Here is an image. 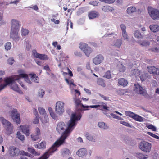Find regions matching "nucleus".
Segmentation results:
<instances>
[{"label": "nucleus", "mask_w": 159, "mask_h": 159, "mask_svg": "<svg viewBox=\"0 0 159 159\" xmlns=\"http://www.w3.org/2000/svg\"><path fill=\"white\" fill-rule=\"evenodd\" d=\"M81 117L80 114L76 115L72 114L70 119L68 122V126L62 121L58 123L56 128L57 131L62 135L53 143L51 147L42 156L38 159H47L49 156L53 154L57 150V148L65 143L66 139L68 137L74 129L76 123V121L80 120Z\"/></svg>", "instance_id": "1"}, {"label": "nucleus", "mask_w": 159, "mask_h": 159, "mask_svg": "<svg viewBox=\"0 0 159 159\" xmlns=\"http://www.w3.org/2000/svg\"><path fill=\"white\" fill-rule=\"evenodd\" d=\"M21 78H24L29 80V83H31V81L29 80L28 75L26 74H20L18 75L12 76L11 77H7L4 79L5 84L0 85V91L5 88L7 85L11 84L16 80H19Z\"/></svg>", "instance_id": "2"}, {"label": "nucleus", "mask_w": 159, "mask_h": 159, "mask_svg": "<svg viewBox=\"0 0 159 159\" xmlns=\"http://www.w3.org/2000/svg\"><path fill=\"white\" fill-rule=\"evenodd\" d=\"M11 25L10 36L15 41H18L19 39L18 33L19 30V22L17 20L13 19L11 21Z\"/></svg>", "instance_id": "3"}, {"label": "nucleus", "mask_w": 159, "mask_h": 159, "mask_svg": "<svg viewBox=\"0 0 159 159\" xmlns=\"http://www.w3.org/2000/svg\"><path fill=\"white\" fill-rule=\"evenodd\" d=\"M152 144L147 142L143 141L139 144V148L145 152H149L151 149Z\"/></svg>", "instance_id": "4"}, {"label": "nucleus", "mask_w": 159, "mask_h": 159, "mask_svg": "<svg viewBox=\"0 0 159 159\" xmlns=\"http://www.w3.org/2000/svg\"><path fill=\"white\" fill-rule=\"evenodd\" d=\"M105 103L103 102H102L101 104L96 105H91V106H84L83 104H82V106L84 108L83 111L88 110L89 109V108H99V109L100 110H102V109H105L106 110H108V107H107L106 105H104Z\"/></svg>", "instance_id": "5"}, {"label": "nucleus", "mask_w": 159, "mask_h": 159, "mask_svg": "<svg viewBox=\"0 0 159 159\" xmlns=\"http://www.w3.org/2000/svg\"><path fill=\"white\" fill-rule=\"evenodd\" d=\"M79 48L85 54V55L89 57L92 52V49L90 47L84 43H81L80 44Z\"/></svg>", "instance_id": "6"}, {"label": "nucleus", "mask_w": 159, "mask_h": 159, "mask_svg": "<svg viewBox=\"0 0 159 159\" xmlns=\"http://www.w3.org/2000/svg\"><path fill=\"white\" fill-rule=\"evenodd\" d=\"M64 103L61 101H57L55 107V111L56 113L61 115L64 112Z\"/></svg>", "instance_id": "7"}, {"label": "nucleus", "mask_w": 159, "mask_h": 159, "mask_svg": "<svg viewBox=\"0 0 159 159\" xmlns=\"http://www.w3.org/2000/svg\"><path fill=\"white\" fill-rule=\"evenodd\" d=\"M0 120L2 124L5 126L7 130L9 133H11L12 132L13 126L12 124L3 117H0Z\"/></svg>", "instance_id": "8"}, {"label": "nucleus", "mask_w": 159, "mask_h": 159, "mask_svg": "<svg viewBox=\"0 0 159 159\" xmlns=\"http://www.w3.org/2000/svg\"><path fill=\"white\" fill-rule=\"evenodd\" d=\"M11 116L14 121L17 124H19L20 123V115L17 109H13L11 111Z\"/></svg>", "instance_id": "9"}, {"label": "nucleus", "mask_w": 159, "mask_h": 159, "mask_svg": "<svg viewBox=\"0 0 159 159\" xmlns=\"http://www.w3.org/2000/svg\"><path fill=\"white\" fill-rule=\"evenodd\" d=\"M38 110L39 114L42 116L40 118L41 120L43 123H46L49 121V119L45 110L42 107H39Z\"/></svg>", "instance_id": "10"}, {"label": "nucleus", "mask_w": 159, "mask_h": 159, "mask_svg": "<svg viewBox=\"0 0 159 159\" xmlns=\"http://www.w3.org/2000/svg\"><path fill=\"white\" fill-rule=\"evenodd\" d=\"M148 13L151 17L154 20L159 19V11L155 9H148Z\"/></svg>", "instance_id": "11"}, {"label": "nucleus", "mask_w": 159, "mask_h": 159, "mask_svg": "<svg viewBox=\"0 0 159 159\" xmlns=\"http://www.w3.org/2000/svg\"><path fill=\"white\" fill-rule=\"evenodd\" d=\"M134 91L139 94H142L143 96L148 95L146 91L143 89L142 87L138 84H134Z\"/></svg>", "instance_id": "12"}, {"label": "nucleus", "mask_w": 159, "mask_h": 159, "mask_svg": "<svg viewBox=\"0 0 159 159\" xmlns=\"http://www.w3.org/2000/svg\"><path fill=\"white\" fill-rule=\"evenodd\" d=\"M32 53L34 57L36 58H38L43 60H48L49 59V57L48 55L45 54L39 53L35 50H34L32 51Z\"/></svg>", "instance_id": "13"}, {"label": "nucleus", "mask_w": 159, "mask_h": 159, "mask_svg": "<svg viewBox=\"0 0 159 159\" xmlns=\"http://www.w3.org/2000/svg\"><path fill=\"white\" fill-rule=\"evenodd\" d=\"M8 152L11 156H17L20 153V152L18 148L13 146L10 148Z\"/></svg>", "instance_id": "14"}, {"label": "nucleus", "mask_w": 159, "mask_h": 159, "mask_svg": "<svg viewBox=\"0 0 159 159\" xmlns=\"http://www.w3.org/2000/svg\"><path fill=\"white\" fill-rule=\"evenodd\" d=\"M148 71L150 74L156 75H159V69L155 67L149 66L147 67Z\"/></svg>", "instance_id": "15"}, {"label": "nucleus", "mask_w": 159, "mask_h": 159, "mask_svg": "<svg viewBox=\"0 0 159 159\" xmlns=\"http://www.w3.org/2000/svg\"><path fill=\"white\" fill-rule=\"evenodd\" d=\"M104 60L103 56L101 54L97 55L93 59V63L96 64L98 65L100 64Z\"/></svg>", "instance_id": "16"}, {"label": "nucleus", "mask_w": 159, "mask_h": 159, "mask_svg": "<svg viewBox=\"0 0 159 159\" xmlns=\"http://www.w3.org/2000/svg\"><path fill=\"white\" fill-rule=\"evenodd\" d=\"M35 131L36 132L35 133L32 134L31 135L32 139L34 141H36L39 139L40 134V130L37 127L36 128Z\"/></svg>", "instance_id": "17"}, {"label": "nucleus", "mask_w": 159, "mask_h": 159, "mask_svg": "<svg viewBox=\"0 0 159 159\" xmlns=\"http://www.w3.org/2000/svg\"><path fill=\"white\" fill-rule=\"evenodd\" d=\"M10 87L13 90L18 92L20 94L23 93V92L20 89L17 84L14 82L11 84Z\"/></svg>", "instance_id": "18"}, {"label": "nucleus", "mask_w": 159, "mask_h": 159, "mask_svg": "<svg viewBox=\"0 0 159 159\" xmlns=\"http://www.w3.org/2000/svg\"><path fill=\"white\" fill-rule=\"evenodd\" d=\"M76 153L80 157H84L87 155V151L85 148H83L78 150Z\"/></svg>", "instance_id": "19"}, {"label": "nucleus", "mask_w": 159, "mask_h": 159, "mask_svg": "<svg viewBox=\"0 0 159 159\" xmlns=\"http://www.w3.org/2000/svg\"><path fill=\"white\" fill-rule=\"evenodd\" d=\"M22 132L27 136H28L30 134V130L29 127L28 125L22 126H20Z\"/></svg>", "instance_id": "20"}, {"label": "nucleus", "mask_w": 159, "mask_h": 159, "mask_svg": "<svg viewBox=\"0 0 159 159\" xmlns=\"http://www.w3.org/2000/svg\"><path fill=\"white\" fill-rule=\"evenodd\" d=\"M118 86H122L123 87H125L127 85L128 82L127 80L124 78H120L118 80Z\"/></svg>", "instance_id": "21"}, {"label": "nucleus", "mask_w": 159, "mask_h": 159, "mask_svg": "<svg viewBox=\"0 0 159 159\" xmlns=\"http://www.w3.org/2000/svg\"><path fill=\"white\" fill-rule=\"evenodd\" d=\"M99 16V14L96 11H92L88 14L89 17V19H93Z\"/></svg>", "instance_id": "22"}, {"label": "nucleus", "mask_w": 159, "mask_h": 159, "mask_svg": "<svg viewBox=\"0 0 159 159\" xmlns=\"http://www.w3.org/2000/svg\"><path fill=\"white\" fill-rule=\"evenodd\" d=\"M70 151L68 148H63L61 151V155L63 157H68L70 154Z\"/></svg>", "instance_id": "23"}, {"label": "nucleus", "mask_w": 159, "mask_h": 159, "mask_svg": "<svg viewBox=\"0 0 159 159\" xmlns=\"http://www.w3.org/2000/svg\"><path fill=\"white\" fill-rule=\"evenodd\" d=\"M20 154L21 155L20 159H28L27 157H29L31 155L30 154L24 151H21Z\"/></svg>", "instance_id": "24"}, {"label": "nucleus", "mask_w": 159, "mask_h": 159, "mask_svg": "<svg viewBox=\"0 0 159 159\" xmlns=\"http://www.w3.org/2000/svg\"><path fill=\"white\" fill-rule=\"evenodd\" d=\"M102 9V11L105 12L112 11L114 10L113 8L108 5H106L103 6Z\"/></svg>", "instance_id": "25"}, {"label": "nucleus", "mask_w": 159, "mask_h": 159, "mask_svg": "<svg viewBox=\"0 0 159 159\" xmlns=\"http://www.w3.org/2000/svg\"><path fill=\"white\" fill-rule=\"evenodd\" d=\"M29 76L31 78L32 81L35 82L36 83H38L39 81V78L34 73H31L29 75Z\"/></svg>", "instance_id": "26"}, {"label": "nucleus", "mask_w": 159, "mask_h": 159, "mask_svg": "<svg viewBox=\"0 0 159 159\" xmlns=\"http://www.w3.org/2000/svg\"><path fill=\"white\" fill-rule=\"evenodd\" d=\"M151 30L154 32H156L159 31V27L157 25H152L150 26Z\"/></svg>", "instance_id": "27"}, {"label": "nucleus", "mask_w": 159, "mask_h": 159, "mask_svg": "<svg viewBox=\"0 0 159 159\" xmlns=\"http://www.w3.org/2000/svg\"><path fill=\"white\" fill-rule=\"evenodd\" d=\"M36 147L39 149H44L46 148V143L45 141H42L40 143L36 145Z\"/></svg>", "instance_id": "28"}, {"label": "nucleus", "mask_w": 159, "mask_h": 159, "mask_svg": "<svg viewBox=\"0 0 159 159\" xmlns=\"http://www.w3.org/2000/svg\"><path fill=\"white\" fill-rule=\"evenodd\" d=\"M27 150L29 152L35 156H38L40 154L39 152H36L35 150L33 148H28Z\"/></svg>", "instance_id": "29"}, {"label": "nucleus", "mask_w": 159, "mask_h": 159, "mask_svg": "<svg viewBox=\"0 0 159 159\" xmlns=\"http://www.w3.org/2000/svg\"><path fill=\"white\" fill-rule=\"evenodd\" d=\"M34 115H35L36 117L34 119L33 122L34 124H37L39 122V115L38 114V112L37 111L36 109H34Z\"/></svg>", "instance_id": "30"}, {"label": "nucleus", "mask_w": 159, "mask_h": 159, "mask_svg": "<svg viewBox=\"0 0 159 159\" xmlns=\"http://www.w3.org/2000/svg\"><path fill=\"white\" fill-rule=\"evenodd\" d=\"M136 8L134 7L131 6L129 7L127 9L126 11L128 14H131L136 11Z\"/></svg>", "instance_id": "31"}, {"label": "nucleus", "mask_w": 159, "mask_h": 159, "mask_svg": "<svg viewBox=\"0 0 159 159\" xmlns=\"http://www.w3.org/2000/svg\"><path fill=\"white\" fill-rule=\"evenodd\" d=\"M133 119L138 121L143 122V119L142 117L135 114Z\"/></svg>", "instance_id": "32"}, {"label": "nucleus", "mask_w": 159, "mask_h": 159, "mask_svg": "<svg viewBox=\"0 0 159 159\" xmlns=\"http://www.w3.org/2000/svg\"><path fill=\"white\" fill-rule=\"evenodd\" d=\"M48 110L52 117L54 119H56L57 117V116L53 112L52 108L49 107L48 108Z\"/></svg>", "instance_id": "33"}, {"label": "nucleus", "mask_w": 159, "mask_h": 159, "mask_svg": "<svg viewBox=\"0 0 159 159\" xmlns=\"http://www.w3.org/2000/svg\"><path fill=\"white\" fill-rule=\"evenodd\" d=\"M137 157L140 159H146L148 158L147 155H144L143 154L140 153H136Z\"/></svg>", "instance_id": "34"}, {"label": "nucleus", "mask_w": 159, "mask_h": 159, "mask_svg": "<svg viewBox=\"0 0 159 159\" xmlns=\"http://www.w3.org/2000/svg\"><path fill=\"white\" fill-rule=\"evenodd\" d=\"M98 126L100 128L106 129L108 128V126L105 125V124L103 122H99L98 124Z\"/></svg>", "instance_id": "35"}, {"label": "nucleus", "mask_w": 159, "mask_h": 159, "mask_svg": "<svg viewBox=\"0 0 159 159\" xmlns=\"http://www.w3.org/2000/svg\"><path fill=\"white\" fill-rule=\"evenodd\" d=\"M122 43V41L121 39H117L115 42V44L114 45L118 48H120L121 46Z\"/></svg>", "instance_id": "36"}, {"label": "nucleus", "mask_w": 159, "mask_h": 159, "mask_svg": "<svg viewBox=\"0 0 159 159\" xmlns=\"http://www.w3.org/2000/svg\"><path fill=\"white\" fill-rule=\"evenodd\" d=\"M97 82L98 85L103 87L105 86V84L102 79L101 78H98L97 80Z\"/></svg>", "instance_id": "37"}, {"label": "nucleus", "mask_w": 159, "mask_h": 159, "mask_svg": "<svg viewBox=\"0 0 159 159\" xmlns=\"http://www.w3.org/2000/svg\"><path fill=\"white\" fill-rule=\"evenodd\" d=\"M117 92L120 95H123L127 93V91L126 89H121L118 90L117 91Z\"/></svg>", "instance_id": "38"}, {"label": "nucleus", "mask_w": 159, "mask_h": 159, "mask_svg": "<svg viewBox=\"0 0 159 159\" xmlns=\"http://www.w3.org/2000/svg\"><path fill=\"white\" fill-rule=\"evenodd\" d=\"M21 34L22 36H26L29 33V30L26 29L22 28L21 30Z\"/></svg>", "instance_id": "39"}, {"label": "nucleus", "mask_w": 159, "mask_h": 159, "mask_svg": "<svg viewBox=\"0 0 159 159\" xmlns=\"http://www.w3.org/2000/svg\"><path fill=\"white\" fill-rule=\"evenodd\" d=\"M81 101L79 98H76L74 99V102L77 107H78L79 105H81V107H83L82 106V104H81Z\"/></svg>", "instance_id": "40"}, {"label": "nucleus", "mask_w": 159, "mask_h": 159, "mask_svg": "<svg viewBox=\"0 0 159 159\" xmlns=\"http://www.w3.org/2000/svg\"><path fill=\"white\" fill-rule=\"evenodd\" d=\"M135 114L134 113L129 111H126L125 112V115L127 116H128L132 118H133Z\"/></svg>", "instance_id": "41"}, {"label": "nucleus", "mask_w": 159, "mask_h": 159, "mask_svg": "<svg viewBox=\"0 0 159 159\" xmlns=\"http://www.w3.org/2000/svg\"><path fill=\"white\" fill-rule=\"evenodd\" d=\"M17 137L21 141L24 140L25 139V137L24 135L21 134L20 132L18 131L17 133Z\"/></svg>", "instance_id": "42"}, {"label": "nucleus", "mask_w": 159, "mask_h": 159, "mask_svg": "<svg viewBox=\"0 0 159 159\" xmlns=\"http://www.w3.org/2000/svg\"><path fill=\"white\" fill-rule=\"evenodd\" d=\"M86 136L88 140L92 141H94L95 139L93 138V137L89 134V133H87L86 134Z\"/></svg>", "instance_id": "43"}, {"label": "nucleus", "mask_w": 159, "mask_h": 159, "mask_svg": "<svg viewBox=\"0 0 159 159\" xmlns=\"http://www.w3.org/2000/svg\"><path fill=\"white\" fill-rule=\"evenodd\" d=\"M134 35L135 37L138 39L142 37L140 33L138 30H136L135 32Z\"/></svg>", "instance_id": "44"}, {"label": "nucleus", "mask_w": 159, "mask_h": 159, "mask_svg": "<svg viewBox=\"0 0 159 159\" xmlns=\"http://www.w3.org/2000/svg\"><path fill=\"white\" fill-rule=\"evenodd\" d=\"M11 43L9 42H8L6 43L5 45V49L6 50L8 51L11 49Z\"/></svg>", "instance_id": "45"}, {"label": "nucleus", "mask_w": 159, "mask_h": 159, "mask_svg": "<svg viewBox=\"0 0 159 159\" xmlns=\"http://www.w3.org/2000/svg\"><path fill=\"white\" fill-rule=\"evenodd\" d=\"M103 77L108 79L111 78V76L110 71H107L105 73V75L103 76Z\"/></svg>", "instance_id": "46"}, {"label": "nucleus", "mask_w": 159, "mask_h": 159, "mask_svg": "<svg viewBox=\"0 0 159 159\" xmlns=\"http://www.w3.org/2000/svg\"><path fill=\"white\" fill-rule=\"evenodd\" d=\"M45 94V91L42 89H39L38 91V95L39 97L43 98Z\"/></svg>", "instance_id": "47"}, {"label": "nucleus", "mask_w": 159, "mask_h": 159, "mask_svg": "<svg viewBox=\"0 0 159 159\" xmlns=\"http://www.w3.org/2000/svg\"><path fill=\"white\" fill-rule=\"evenodd\" d=\"M139 43L141 46H148L150 44V43L149 42L146 41H144L141 43L139 42Z\"/></svg>", "instance_id": "48"}, {"label": "nucleus", "mask_w": 159, "mask_h": 159, "mask_svg": "<svg viewBox=\"0 0 159 159\" xmlns=\"http://www.w3.org/2000/svg\"><path fill=\"white\" fill-rule=\"evenodd\" d=\"M100 1L104 2L108 4H111L113 3L116 0H99Z\"/></svg>", "instance_id": "49"}, {"label": "nucleus", "mask_w": 159, "mask_h": 159, "mask_svg": "<svg viewBox=\"0 0 159 159\" xmlns=\"http://www.w3.org/2000/svg\"><path fill=\"white\" fill-rule=\"evenodd\" d=\"M133 74L135 76H138L140 75V71L138 69H134L133 70Z\"/></svg>", "instance_id": "50"}, {"label": "nucleus", "mask_w": 159, "mask_h": 159, "mask_svg": "<svg viewBox=\"0 0 159 159\" xmlns=\"http://www.w3.org/2000/svg\"><path fill=\"white\" fill-rule=\"evenodd\" d=\"M98 2L96 1H90L89 2V4L93 5L94 6H98Z\"/></svg>", "instance_id": "51"}, {"label": "nucleus", "mask_w": 159, "mask_h": 159, "mask_svg": "<svg viewBox=\"0 0 159 159\" xmlns=\"http://www.w3.org/2000/svg\"><path fill=\"white\" fill-rule=\"evenodd\" d=\"M120 123L123 125L129 127H131V125L128 122L125 121H121Z\"/></svg>", "instance_id": "52"}, {"label": "nucleus", "mask_w": 159, "mask_h": 159, "mask_svg": "<svg viewBox=\"0 0 159 159\" xmlns=\"http://www.w3.org/2000/svg\"><path fill=\"white\" fill-rule=\"evenodd\" d=\"M119 70L120 72H123L125 70V67L121 64L119 66Z\"/></svg>", "instance_id": "53"}, {"label": "nucleus", "mask_w": 159, "mask_h": 159, "mask_svg": "<svg viewBox=\"0 0 159 159\" xmlns=\"http://www.w3.org/2000/svg\"><path fill=\"white\" fill-rule=\"evenodd\" d=\"M147 127L148 129H151L152 131H156V127L152 125H149L147 126Z\"/></svg>", "instance_id": "54"}, {"label": "nucleus", "mask_w": 159, "mask_h": 159, "mask_svg": "<svg viewBox=\"0 0 159 159\" xmlns=\"http://www.w3.org/2000/svg\"><path fill=\"white\" fill-rule=\"evenodd\" d=\"M14 62V59L12 58H9L8 60V63L10 65H12Z\"/></svg>", "instance_id": "55"}, {"label": "nucleus", "mask_w": 159, "mask_h": 159, "mask_svg": "<svg viewBox=\"0 0 159 159\" xmlns=\"http://www.w3.org/2000/svg\"><path fill=\"white\" fill-rule=\"evenodd\" d=\"M122 36L125 39H128V35L126 31L122 32Z\"/></svg>", "instance_id": "56"}, {"label": "nucleus", "mask_w": 159, "mask_h": 159, "mask_svg": "<svg viewBox=\"0 0 159 159\" xmlns=\"http://www.w3.org/2000/svg\"><path fill=\"white\" fill-rule=\"evenodd\" d=\"M120 27L121 29L122 32L126 31V27L123 24H122L120 25Z\"/></svg>", "instance_id": "57"}, {"label": "nucleus", "mask_w": 159, "mask_h": 159, "mask_svg": "<svg viewBox=\"0 0 159 159\" xmlns=\"http://www.w3.org/2000/svg\"><path fill=\"white\" fill-rule=\"evenodd\" d=\"M100 96L103 99H104V100L107 101L109 100V97H107L104 95H100Z\"/></svg>", "instance_id": "58"}, {"label": "nucleus", "mask_w": 159, "mask_h": 159, "mask_svg": "<svg viewBox=\"0 0 159 159\" xmlns=\"http://www.w3.org/2000/svg\"><path fill=\"white\" fill-rule=\"evenodd\" d=\"M151 84L152 86L156 87L157 85V82L155 80H153L151 83Z\"/></svg>", "instance_id": "59"}, {"label": "nucleus", "mask_w": 159, "mask_h": 159, "mask_svg": "<svg viewBox=\"0 0 159 159\" xmlns=\"http://www.w3.org/2000/svg\"><path fill=\"white\" fill-rule=\"evenodd\" d=\"M44 69L45 70H48L49 71H50V69L49 68V66L48 65H47L44 66Z\"/></svg>", "instance_id": "60"}, {"label": "nucleus", "mask_w": 159, "mask_h": 159, "mask_svg": "<svg viewBox=\"0 0 159 159\" xmlns=\"http://www.w3.org/2000/svg\"><path fill=\"white\" fill-rule=\"evenodd\" d=\"M26 48L28 50H29L31 48V46L29 44V42L27 43V42H26Z\"/></svg>", "instance_id": "61"}, {"label": "nucleus", "mask_w": 159, "mask_h": 159, "mask_svg": "<svg viewBox=\"0 0 159 159\" xmlns=\"http://www.w3.org/2000/svg\"><path fill=\"white\" fill-rule=\"evenodd\" d=\"M67 69L69 75L71 77L73 76V74L72 72L69 69V68H68Z\"/></svg>", "instance_id": "62"}, {"label": "nucleus", "mask_w": 159, "mask_h": 159, "mask_svg": "<svg viewBox=\"0 0 159 159\" xmlns=\"http://www.w3.org/2000/svg\"><path fill=\"white\" fill-rule=\"evenodd\" d=\"M31 8L35 11H37L38 10V8L37 5H35L33 6V7H32Z\"/></svg>", "instance_id": "63"}, {"label": "nucleus", "mask_w": 159, "mask_h": 159, "mask_svg": "<svg viewBox=\"0 0 159 159\" xmlns=\"http://www.w3.org/2000/svg\"><path fill=\"white\" fill-rule=\"evenodd\" d=\"M75 55L77 56H81V54L80 52L77 51H75L74 52Z\"/></svg>", "instance_id": "64"}]
</instances>
